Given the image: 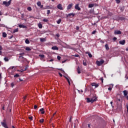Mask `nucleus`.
Returning a JSON list of instances; mask_svg holds the SVG:
<instances>
[{"label":"nucleus","instance_id":"obj_51","mask_svg":"<svg viewBox=\"0 0 128 128\" xmlns=\"http://www.w3.org/2000/svg\"><path fill=\"white\" fill-rule=\"evenodd\" d=\"M40 8H44V5H40Z\"/></svg>","mask_w":128,"mask_h":128},{"label":"nucleus","instance_id":"obj_29","mask_svg":"<svg viewBox=\"0 0 128 128\" xmlns=\"http://www.w3.org/2000/svg\"><path fill=\"white\" fill-rule=\"evenodd\" d=\"M39 56L40 57L42 58H44V54H40Z\"/></svg>","mask_w":128,"mask_h":128},{"label":"nucleus","instance_id":"obj_53","mask_svg":"<svg viewBox=\"0 0 128 128\" xmlns=\"http://www.w3.org/2000/svg\"><path fill=\"white\" fill-rule=\"evenodd\" d=\"M14 38V36H10V38H9L10 39H12V38Z\"/></svg>","mask_w":128,"mask_h":128},{"label":"nucleus","instance_id":"obj_4","mask_svg":"<svg viewBox=\"0 0 128 128\" xmlns=\"http://www.w3.org/2000/svg\"><path fill=\"white\" fill-rule=\"evenodd\" d=\"M104 60H101L100 61L97 60L96 62V64H97V66H102V64H104Z\"/></svg>","mask_w":128,"mask_h":128},{"label":"nucleus","instance_id":"obj_11","mask_svg":"<svg viewBox=\"0 0 128 128\" xmlns=\"http://www.w3.org/2000/svg\"><path fill=\"white\" fill-rule=\"evenodd\" d=\"M119 44H122V46H124V44H126V40H122V41H120Z\"/></svg>","mask_w":128,"mask_h":128},{"label":"nucleus","instance_id":"obj_27","mask_svg":"<svg viewBox=\"0 0 128 128\" xmlns=\"http://www.w3.org/2000/svg\"><path fill=\"white\" fill-rule=\"evenodd\" d=\"M18 32V28H17L14 30L13 32H14V34L15 32Z\"/></svg>","mask_w":128,"mask_h":128},{"label":"nucleus","instance_id":"obj_22","mask_svg":"<svg viewBox=\"0 0 128 128\" xmlns=\"http://www.w3.org/2000/svg\"><path fill=\"white\" fill-rule=\"evenodd\" d=\"M36 4L38 6H42V2L39 1L37 2Z\"/></svg>","mask_w":128,"mask_h":128},{"label":"nucleus","instance_id":"obj_12","mask_svg":"<svg viewBox=\"0 0 128 128\" xmlns=\"http://www.w3.org/2000/svg\"><path fill=\"white\" fill-rule=\"evenodd\" d=\"M40 112H41L42 114H44V108H42L40 110Z\"/></svg>","mask_w":128,"mask_h":128},{"label":"nucleus","instance_id":"obj_16","mask_svg":"<svg viewBox=\"0 0 128 128\" xmlns=\"http://www.w3.org/2000/svg\"><path fill=\"white\" fill-rule=\"evenodd\" d=\"M94 4H88V8H94Z\"/></svg>","mask_w":128,"mask_h":128},{"label":"nucleus","instance_id":"obj_15","mask_svg":"<svg viewBox=\"0 0 128 128\" xmlns=\"http://www.w3.org/2000/svg\"><path fill=\"white\" fill-rule=\"evenodd\" d=\"M46 40V38H40V42H44Z\"/></svg>","mask_w":128,"mask_h":128},{"label":"nucleus","instance_id":"obj_60","mask_svg":"<svg viewBox=\"0 0 128 128\" xmlns=\"http://www.w3.org/2000/svg\"><path fill=\"white\" fill-rule=\"evenodd\" d=\"M127 112H128V106L126 105Z\"/></svg>","mask_w":128,"mask_h":128},{"label":"nucleus","instance_id":"obj_19","mask_svg":"<svg viewBox=\"0 0 128 128\" xmlns=\"http://www.w3.org/2000/svg\"><path fill=\"white\" fill-rule=\"evenodd\" d=\"M65 78H66L68 84L70 86V79H68V78H66V77H65Z\"/></svg>","mask_w":128,"mask_h":128},{"label":"nucleus","instance_id":"obj_41","mask_svg":"<svg viewBox=\"0 0 128 128\" xmlns=\"http://www.w3.org/2000/svg\"><path fill=\"white\" fill-rule=\"evenodd\" d=\"M83 64L84 66H87V64H86V62H84V61H83Z\"/></svg>","mask_w":128,"mask_h":128},{"label":"nucleus","instance_id":"obj_37","mask_svg":"<svg viewBox=\"0 0 128 128\" xmlns=\"http://www.w3.org/2000/svg\"><path fill=\"white\" fill-rule=\"evenodd\" d=\"M57 58L58 60H60V58H62L60 56H57Z\"/></svg>","mask_w":128,"mask_h":128},{"label":"nucleus","instance_id":"obj_2","mask_svg":"<svg viewBox=\"0 0 128 128\" xmlns=\"http://www.w3.org/2000/svg\"><path fill=\"white\" fill-rule=\"evenodd\" d=\"M10 4H12V0H10L8 2L6 1H4L2 2V4L3 6H10Z\"/></svg>","mask_w":128,"mask_h":128},{"label":"nucleus","instance_id":"obj_7","mask_svg":"<svg viewBox=\"0 0 128 128\" xmlns=\"http://www.w3.org/2000/svg\"><path fill=\"white\" fill-rule=\"evenodd\" d=\"M114 34H122L120 30H116L114 32Z\"/></svg>","mask_w":128,"mask_h":128},{"label":"nucleus","instance_id":"obj_42","mask_svg":"<svg viewBox=\"0 0 128 128\" xmlns=\"http://www.w3.org/2000/svg\"><path fill=\"white\" fill-rule=\"evenodd\" d=\"M11 86H12V88H14V82H12L11 84Z\"/></svg>","mask_w":128,"mask_h":128},{"label":"nucleus","instance_id":"obj_49","mask_svg":"<svg viewBox=\"0 0 128 128\" xmlns=\"http://www.w3.org/2000/svg\"><path fill=\"white\" fill-rule=\"evenodd\" d=\"M112 90V88H110H110H108V90Z\"/></svg>","mask_w":128,"mask_h":128},{"label":"nucleus","instance_id":"obj_44","mask_svg":"<svg viewBox=\"0 0 128 128\" xmlns=\"http://www.w3.org/2000/svg\"><path fill=\"white\" fill-rule=\"evenodd\" d=\"M96 30H94L92 32V34H96Z\"/></svg>","mask_w":128,"mask_h":128},{"label":"nucleus","instance_id":"obj_63","mask_svg":"<svg viewBox=\"0 0 128 128\" xmlns=\"http://www.w3.org/2000/svg\"><path fill=\"white\" fill-rule=\"evenodd\" d=\"M49 62H54V60L52 59H51L50 60Z\"/></svg>","mask_w":128,"mask_h":128},{"label":"nucleus","instance_id":"obj_47","mask_svg":"<svg viewBox=\"0 0 128 128\" xmlns=\"http://www.w3.org/2000/svg\"><path fill=\"white\" fill-rule=\"evenodd\" d=\"M92 86H96V83H92Z\"/></svg>","mask_w":128,"mask_h":128},{"label":"nucleus","instance_id":"obj_33","mask_svg":"<svg viewBox=\"0 0 128 128\" xmlns=\"http://www.w3.org/2000/svg\"><path fill=\"white\" fill-rule=\"evenodd\" d=\"M73 56H75V58H78L80 56V55H78V54H76L73 55Z\"/></svg>","mask_w":128,"mask_h":128},{"label":"nucleus","instance_id":"obj_54","mask_svg":"<svg viewBox=\"0 0 128 128\" xmlns=\"http://www.w3.org/2000/svg\"><path fill=\"white\" fill-rule=\"evenodd\" d=\"M56 112H54V113L53 114L52 118H54V116H56Z\"/></svg>","mask_w":128,"mask_h":128},{"label":"nucleus","instance_id":"obj_38","mask_svg":"<svg viewBox=\"0 0 128 128\" xmlns=\"http://www.w3.org/2000/svg\"><path fill=\"white\" fill-rule=\"evenodd\" d=\"M50 14V10H47V14Z\"/></svg>","mask_w":128,"mask_h":128},{"label":"nucleus","instance_id":"obj_3","mask_svg":"<svg viewBox=\"0 0 128 128\" xmlns=\"http://www.w3.org/2000/svg\"><path fill=\"white\" fill-rule=\"evenodd\" d=\"M1 124L2 126H4V128H8V124H6V119L3 120V122H1Z\"/></svg>","mask_w":128,"mask_h":128},{"label":"nucleus","instance_id":"obj_61","mask_svg":"<svg viewBox=\"0 0 128 128\" xmlns=\"http://www.w3.org/2000/svg\"><path fill=\"white\" fill-rule=\"evenodd\" d=\"M52 118H53V117H52V118L50 119V122H52Z\"/></svg>","mask_w":128,"mask_h":128},{"label":"nucleus","instance_id":"obj_26","mask_svg":"<svg viewBox=\"0 0 128 128\" xmlns=\"http://www.w3.org/2000/svg\"><path fill=\"white\" fill-rule=\"evenodd\" d=\"M4 60L5 62H8V60H8V57H5V58H4Z\"/></svg>","mask_w":128,"mask_h":128},{"label":"nucleus","instance_id":"obj_35","mask_svg":"<svg viewBox=\"0 0 128 128\" xmlns=\"http://www.w3.org/2000/svg\"><path fill=\"white\" fill-rule=\"evenodd\" d=\"M88 56L89 58H92V55L90 53H88Z\"/></svg>","mask_w":128,"mask_h":128},{"label":"nucleus","instance_id":"obj_8","mask_svg":"<svg viewBox=\"0 0 128 128\" xmlns=\"http://www.w3.org/2000/svg\"><path fill=\"white\" fill-rule=\"evenodd\" d=\"M57 8H58V10H62V4H58L57 6Z\"/></svg>","mask_w":128,"mask_h":128},{"label":"nucleus","instance_id":"obj_18","mask_svg":"<svg viewBox=\"0 0 128 128\" xmlns=\"http://www.w3.org/2000/svg\"><path fill=\"white\" fill-rule=\"evenodd\" d=\"M77 72H78V74H80V66H78L77 68Z\"/></svg>","mask_w":128,"mask_h":128},{"label":"nucleus","instance_id":"obj_34","mask_svg":"<svg viewBox=\"0 0 128 128\" xmlns=\"http://www.w3.org/2000/svg\"><path fill=\"white\" fill-rule=\"evenodd\" d=\"M18 76H20V74H16L14 76V78H18Z\"/></svg>","mask_w":128,"mask_h":128},{"label":"nucleus","instance_id":"obj_56","mask_svg":"<svg viewBox=\"0 0 128 128\" xmlns=\"http://www.w3.org/2000/svg\"><path fill=\"white\" fill-rule=\"evenodd\" d=\"M2 50H0V56H2Z\"/></svg>","mask_w":128,"mask_h":128},{"label":"nucleus","instance_id":"obj_62","mask_svg":"<svg viewBox=\"0 0 128 128\" xmlns=\"http://www.w3.org/2000/svg\"><path fill=\"white\" fill-rule=\"evenodd\" d=\"M24 70H20V72H24Z\"/></svg>","mask_w":128,"mask_h":128},{"label":"nucleus","instance_id":"obj_45","mask_svg":"<svg viewBox=\"0 0 128 128\" xmlns=\"http://www.w3.org/2000/svg\"><path fill=\"white\" fill-rule=\"evenodd\" d=\"M116 40H117L116 37H114V38H113V40H114V42H116Z\"/></svg>","mask_w":128,"mask_h":128},{"label":"nucleus","instance_id":"obj_25","mask_svg":"<svg viewBox=\"0 0 128 128\" xmlns=\"http://www.w3.org/2000/svg\"><path fill=\"white\" fill-rule=\"evenodd\" d=\"M6 33L5 32L2 33V36L3 38H6Z\"/></svg>","mask_w":128,"mask_h":128},{"label":"nucleus","instance_id":"obj_32","mask_svg":"<svg viewBox=\"0 0 128 128\" xmlns=\"http://www.w3.org/2000/svg\"><path fill=\"white\" fill-rule=\"evenodd\" d=\"M43 22H48V19L44 18L43 20Z\"/></svg>","mask_w":128,"mask_h":128},{"label":"nucleus","instance_id":"obj_24","mask_svg":"<svg viewBox=\"0 0 128 128\" xmlns=\"http://www.w3.org/2000/svg\"><path fill=\"white\" fill-rule=\"evenodd\" d=\"M28 66H26V67L23 69L24 72H26V70H28Z\"/></svg>","mask_w":128,"mask_h":128},{"label":"nucleus","instance_id":"obj_50","mask_svg":"<svg viewBox=\"0 0 128 128\" xmlns=\"http://www.w3.org/2000/svg\"><path fill=\"white\" fill-rule=\"evenodd\" d=\"M58 74H59V76H62V74L60 72H59L58 73Z\"/></svg>","mask_w":128,"mask_h":128},{"label":"nucleus","instance_id":"obj_20","mask_svg":"<svg viewBox=\"0 0 128 128\" xmlns=\"http://www.w3.org/2000/svg\"><path fill=\"white\" fill-rule=\"evenodd\" d=\"M40 124H44V119L42 118L40 120Z\"/></svg>","mask_w":128,"mask_h":128},{"label":"nucleus","instance_id":"obj_55","mask_svg":"<svg viewBox=\"0 0 128 128\" xmlns=\"http://www.w3.org/2000/svg\"><path fill=\"white\" fill-rule=\"evenodd\" d=\"M2 50V46L0 45V50Z\"/></svg>","mask_w":128,"mask_h":128},{"label":"nucleus","instance_id":"obj_10","mask_svg":"<svg viewBox=\"0 0 128 128\" xmlns=\"http://www.w3.org/2000/svg\"><path fill=\"white\" fill-rule=\"evenodd\" d=\"M18 26L20 28H27V27H26V26H24V25H23V24H19L18 25Z\"/></svg>","mask_w":128,"mask_h":128},{"label":"nucleus","instance_id":"obj_64","mask_svg":"<svg viewBox=\"0 0 128 128\" xmlns=\"http://www.w3.org/2000/svg\"><path fill=\"white\" fill-rule=\"evenodd\" d=\"M88 128H90V124H88Z\"/></svg>","mask_w":128,"mask_h":128},{"label":"nucleus","instance_id":"obj_31","mask_svg":"<svg viewBox=\"0 0 128 128\" xmlns=\"http://www.w3.org/2000/svg\"><path fill=\"white\" fill-rule=\"evenodd\" d=\"M26 50H32V49H30V47H26Z\"/></svg>","mask_w":128,"mask_h":128},{"label":"nucleus","instance_id":"obj_39","mask_svg":"<svg viewBox=\"0 0 128 128\" xmlns=\"http://www.w3.org/2000/svg\"><path fill=\"white\" fill-rule=\"evenodd\" d=\"M76 30H80V26H76Z\"/></svg>","mask_w":128,"mask_h":128},{"label":"nucleus","instance_id":"obj_46","mask_svg":"<svg viewBox=\"0 0 128 128\" xmlns=\"http://www.w3.org/2000/svg\"><path fill=\"white\" fill-rule=\"evenodd\" d=\"M94 86L96 88H98V84H96Z\"/></svg>","mask_w":128,"mask_h":128},{"label":"nucleus","instance_id":"obj_5","mask_svg":"<svg viewBox=\"0 0 128 128\" xmlns=\"http://www.w3.org/2000/svg\"><path fill=\"white\" fill-rule=\"evenodd\" d=\"M124 96L126 98V100H128V91L124 90L123 91Z\"/></svg>","mask_w":128,"mask_h":128},{"label":"nucleus","instance_id":"obj_58","mask_svg":"<svg viewBox=\"0 0 128 128\" xmlns=\"http://www.w3.org/2000/svg\"><path fill=\"white\" fill-rule=\"evenodd\" d=\"M90 54V52H86V54Z\"/></svg>","mask_w":128,"mask_h":128},{"label":"nucleus","instance_id":"obj_13","mask_svg":"<svg viewBox=\"0 0 128 128\" xmlns=\"http://www.w3.org/2000/svg\"><path fill=\"white\" fill-rule=\"evenodd\" d=\"M75 8H76V10H80V6H78V4H76L75 6Z\"/></svg>","mask_w":128,"mask_h":128},{"label":"nucleus","instance_id":"obj_52","mask_svg":"<svg viewBox=\"0 0 128 128\" xmlns=\"http://www.w3.org/2000/svg\"><path fill=\"white\" fill-rule=\"evenodd\" d=\"M56 36H57V38H58L60 36V34H57Z\"/></svg>","mask_w":128,"mask_h":128},{"label":"nucleus","instance_id":"obj_28","mask_svg":"<svg viewBox=\"0 0 128 128\" xmlns=\"http://www.w3.org/2000/svg\"><path fill=\"white\" fill-rule=\"evenodd\" d=\"M60 22H62V20L61 19H59L58 21H57V24H60Z\"/></svg>","mask_w":128,"mask_h":128},{"label":"nucleus","instance_id":"obj_23","mask_svg":"<svg viewBox=\"0 0 128 128\" xmlns=\"http://www.w3.org/2000/svg\"><path fill=\"white\" fill-rule=\"evenodd\" d=\"M25 42H26V44H29L30 40H28V39H26L25 40Z\"/></svg>","mask_w":128,"mask_h":128},{"label":"nucleus","instance_id":"obj_43","mask_svg":"<svg viewBox=\"0 0 128 128\" xmlns=\"http://www.w3.org/2000/svg\"><path fill=\"white\" fill-rule=\"evenodd\" d=\"M29 120H32V116H31L30 117H28Z\"/></svg>","mask_w":128,"mask_h":128},{"label":"nucleus","instance_id":"obj_6","mask_svg":"<svg viewBox=\"0 0 128 128\" xmlns=\"http://www.w3.org/2000/svg\"><path fill=\"white\" fill-rule=\"evenodd\" d=\"M72 6H74V4H69L68 6H67V10H70V8H72Z\"/></svg>","mask_w":128,"mask_h":128},{"label":"nucleus","instance_id":"obj_21","mask_svg":"<svg viewBox=\"0 0 128 128\" xmlns=\"http://www.w3.org/2000/svg\"><path fill=\"white\" fill-rule=\"evenodd\" d=\"M38 26L39 28H42V24L39 23L38 24Z\"/></svg>","mask_w":128,"mask_h":128},{"label":"nucleus","instance_id":"obj_48","mask_svg":"<svg viewBox=\"0 0 128 128\" xmlns=\"http://www.w3.org/2000/svg\"><path fill=\"white\" fill-rule=\"evenodd\" d=\"M112 108H114V106H112V101H111L110 102Z\"/></svg>","mask_w":128,"mask_h":128},{"label":"nucleus","instance_id":"obj_59","mask_svg":"<svg viewBox=\"0 0 128 128\" xmlns=\"http://www.w3.org/2000/svg\"><path fill=\"white\" fill-rule=\"evenodd\" d=\"M24 99L25 100H26V96H25L24 97Z\"/></svg>","mask_w":128,"mask_h":128},{"label":"nucleus","instance_id":"obj_14","mask_svg":"<svg viewBox=\"0 0 128 128\" xmlns=\"http://www.w3.org/2000/svg\"><path fill=\"white\" fill-rule=\"evenodd\" d=\"M74 16L75 14H74V13H70V14H68L67 15L66 17H67V18H68V16Z\"/></svg>","mask_w":128,"mask_h":128},{"label":"nucleus","instance_id":"obj_30","mask_svg":"<svg viewBox=\"0 0 128 128\" xmlns=\"http://www.w3.org/2000/svg\"><path fill=\"white\" fill-rule=\"evenodd\" d=\"M27 10H28L29 12H32V7H28V8H27Z\"/></svg>","mask_w":128,"mask_h":128},{"label":"nucleus","instance_id":"obj_36","mask_svg":"<svg viewBox=\"0 0 128 128\" xmlns=\"http://www.w3.org/2000/svg\"><path fill=\"white\" fill-rule=\"evenodd\" d=\"M116 4H120V0H116Z\"/></svg>","mask_w":128,"mask_h":128},{"label":"nucleus","instance_id":"obj_40","mask_svg":"<svg viewBox=\"0 0 128 128\" xmlns=\"http://www.w3.org/2000/svg\"><path fill=\"white\" fill-rule=\"evenodd\" d=\"M34 110H36V108H38V106L34 105Z\"/></svg>","mask_w":128,"mask_h":128},{"label":"nucleus","instance_id":"obj_1","mask_svg":"<svg viewBox=\"0 0 128 128\" xmlns=\"http://www.w3.org/2000/svg\"><path fill=\"white\" fill-rule=\"evenodd\" d=\"M86 100H87V102H92H92H96V98L94 96L92 98H87Z\"/></svg>","mask_w":128,"mask_h":128},{"label":"nucleus","instance_id":"obj_9","mask_svg":"<svg viewBox=\"0 0 128 128\" xmlns=\"http://www.w3.org/2000/svg\"><path fill=\"white\" fill-rule=\"evenodd\" d=\"M52 50H58V48L56 46H54L52 48Z\"/></svg>","mask_w":128,"mask_h":128},{"label":"nucleus","instance_id":"obj_57","mask_svg":"<svg viewBox=\"0 0 128 128\" xmlns=\"http://www.w3.org/2000/svg\"><path fill=\"white\" fill-rule=\"evenodd\" d=\"M117 102H120V98H118Z\"/></svg>","mask_w":128,"mask_h":128},{"label":"nucleus","instance_id":"obj_17","mask_svg":"<svg viewBox=\"0 0 128 128\" xmlns=\"http://www.w3.org/2000/svg\"><path fill=\"white\" fill-rule=\"evenodd\" d=\"M105 48L106 50H110V47H108V44H105Z\"/></svg>","mask_w":128,"mask_h":128}]
</instances>
